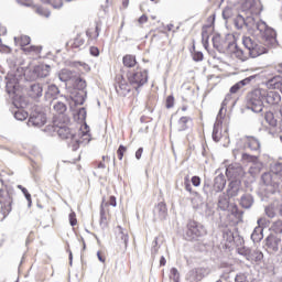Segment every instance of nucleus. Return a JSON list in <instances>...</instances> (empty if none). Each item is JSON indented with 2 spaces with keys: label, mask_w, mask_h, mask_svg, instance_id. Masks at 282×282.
<instances>
[{
  "label": "nucleus",
  "mask_w": 282,
  "mask_h": 282,
  "mask_svg": "<svg viewBox=\"0 0 282 282\" xmlns=\"http://www.w3.org/2000/svg\"><path fill=\"white\" fill-rule=\"evenodd\" d=\"M70 45L73 48L78 50V47H83V45H85V39L82 35H77Z\"/></svg>",
  "instance_id": "obj_44"
},
{
  "label": "nucleus",
  "mask_w": 282,
  "mask_h": 282,
  "mask_svg": "<svg viewBox=\"0 0 282 282\" xmlns=\"http://www.w3.org/2000/svg\"><path fill=\"white\" fill-rule=\"evenodd\" d=\"M57 134L62 140H69L68 147H70L73 151H78L82 141L74 130L69 129L67 126H61L57 129Z\"/></svg>",
  "instance_id": "obj_7"
},
{
  "label": "nucleus",
  "mask_w": 282,
  "mask_h": 282,
  "mask_svg": "<svg viewBox=\"0 0 282 282\" xmlns=\"http://www.w3.org/2000/svg\"><path fill=\"white\" fill-rule=\"evenodd\" d=\"M174 105H175V97H173L172 95L167 96L165 101L166 109H173Z\"/></svg>",
  "instance_id": "obj_56"
},
{
  "label": "nucleus",
  "mask_w": 282,
  "mask_h": 282,
  "mask_svg": "<svg viewBox=\"0 0 282 282\" xmlns=\"http://www.w3.org/2000/svg\"><path fill=\"white\" fill-rule=\"evenodd\" d=\"M31 39L28 35H21L20 37H14V43H19L21 47L30 45Z\"/></svg>",
  "instance_id": "obj_42"
},
{
  "label": "nucleus",
  "mask_w": 282,
  "mask_h": 282,
  "mask_svg": "<svg viewBox=\"0 0 282 282\" xmlns=\"http://www.w3.org/2000/svg\"><path fill=\"white\" fill-rule=\"evenodd\" d=\"M212 41L214 48L217 50L219 54H226V52H228V50H226V47H224V44L221 43V35H214Z\"/></svg>",
  "instance_id": "obj_27"
},
{
  "label": "nucleus",
  "mask_w": 282,
  "mask_h": 282,
  "mask_svg": "<svg viewBox=\"0 0 282 282\" xmlns=\"http://www.w3.org/2000/svg\"><path fill=\"white\" fill-rule=\"evenodd\" d=\"M245 147H247V149H250V151H260L261 142L254 137H246Z\"/></svg>",
  "instance_id": "obj_24"
},
{
  "label": "nucleus",
  "mask_w": 282,
  "mask_h": 282,
  "mask_svg": "<svg viewBox=\"0 0 282 282\" xmlns=\"http://www.w3.org/2000/svg\"><path fill=\"white\" fill-rule=\"evenodd\" d=\"M234 246H243V238L239 236V232L235 231L234 240H232Z\"/></svg>",
  "instance_id": "obj_54"
},
{
  "label": "nucleus",
  "mask_w": 282,
  "mask_h": 282,
  "mask_svg": "<svg viewBox=\"0 0 282 282\" xmlns=\"http://www.w3.org/2000/svg\"><path fill=\"white\" fill-rule=\"evenodd\" d=\"M100 226L102 228H107V214L105 213V208L101 207L100 209Z\"/></svg>",
  "instance_id": "obj_51"
},
{
  "label": "nucleus",
  "mask_w": 282,
  "mask_h": 282,
  "mask_svg": "<svg viewBox=\"0 0 282 282\" xmlns=\"http://www.w3.org/2000/svg\"><path fill=\"white\" fill-rule=\"evenodd\" d=\"M159 250H160V246H158V237H155L154 240L152 241V248H151L152 257H155V254H158Z\"/></svg>",
  "instance_id": "obj_55"
},
{
  "label": "nucleus",
  "mask_w": 282,
  "mask_h": 282,
  "mask_svg": "<svg viewBox=\"0 0 282 282\" xmlns=\"http://www.w3.org/2000/svg\"><path fill=\"white\" fill-rule=\"evenodd\" d=\"M229 207L230 198L226 196V194L220 195L218 198V208H220V210H228Z\"/></svg>",
  "instance_id": "obj_32"
},
{
  "label": "nucleus",
  "mask_w": 282,
  "mask_h": 282,
  "mask_svg": "<svg viewBox=\"0 0 282 282\" xmlns=\"http://www.w3.org/2000/svg\"><path fill=\"white\" fill-rule=\"evenodd\" d=\"M253 30H258L262 34L265 45L268 47H276L279 41H276V31L274 29L268 28L265 22H256L253 23Z\"/></svg>",
  "instance_id": "obj_4"
},
{
  "label": "nucleus",
  "mask_w": 282,
  "mask_h": 282,
  "mask_svg": "<svg viewBox=\"0 0 282 282\" xmlns=\"http://www.w3.org/2000/svg\"><path fill=\"white\" fill-rule=\"evenodd\" d=\"M185 186V191H187V193H189L191 195H194V197H198L199 198V194L195 191H193V186L191 185V183H184Z\"/></svg>",
  "instance_id": "obj_60"
},
{
  "label": "nucleus",
  "mask_w": 282,
  "mask_h": 282,
  "mask_svg": "<svg viewBox=\"0 0 282 282\" xmlns=\"http://www.w3.org/2000/svg\"><path fill=\"white\" fill-rule=\"evenodd\" d=\"M24 52H35L36 54L41 53V47L39 46H29L23 48Z\"/></svg>",
  "instance_id": "obj_64"
},
{
  "label": "nucleus",
  "mask_w": 282,
  "mask_h": 282,
  "mask_svg": "<svg viewBox=\"0 0 282 282\" xmlns=\"http://www.w3.org/2000/svg\"><path fill=\"white\" fill-rule=\"evenodd\" d=\"M264 102L267 105H279L281 102V94L275 90L268 91L264 89Z\"/></svg>",
  "instance_id": "obj_21"
},
{
  "label": "nucleus",
  "mask_w": 282,
  "mask_h": 282,
  "mask_svg": "<svg viewBox=\"0 0 282 282\" xmlns=\"http://www.w3.org/2000/svg\"><path fill=\"white\" fill-rule=\"evenodd\" d=\"M124 153H127V147L124 145H119L118 150H117V155H118V160H122V158H124Z\"/></svg>",
  "instance_id": "obj_59"
},
{
  "label": "nucleus",
  "mask_w": 282,
  "mask_h": 282,
  "mask_svg": "<svg viewBox=\"0 0 282 282\" xmlns=\"http://www.w3.org/2000/svg\"><path fill=\"white\" fill-rule=\"evenodd\" d=\"M86 36H88V39H98V36H100V28L98 26V24H96L95 28V35L91 33V31H87Z\"/></svg>",
  "instance_id": "obj_53"
},
{
  "label": "nucleus",
  "mask_w": 282,
  "mask_h": 282,
  "mask_svg": "<svg viewBox=\"0 0 282 282\" xmlns=\"http://www.w3.org/2000/svg\"><path fill=\"white\" fill-rule=\"evenodd\" d=\"M207 231H206V227H204V225L192 220L187 224V231L185 235V239L187 241H199V239H202V237H206Z\"/></svg>",
  "instance_id": "obj_6"
},
{
  "label": "nucleus",
  "mask_w": 282,
  "mask_h": 282,
  "mask_svg": "<svg viewBox=\"0 0 282 282\" xmlns=\"http://www.w3.org/2000/svg\"><path fill=\"white\" fill-rule=\"evenodd\" d=\"M74 91H87V82L83 78H77L74 84Z\"/></svg>",
  "instance_id": "obj_36"
},
{
  "label": "nucleus",
  "mask_w": 282,
  "mask_h": 282,
  "mask_svg": "<svg viewBox=\"0 0 282 282\" xmlns=\"http://www.w3.org/2000/svg\"><path fill=\"white\" fill-rule=\"evenodd\" d=\"M208 274H210L209 268H204V267L195 268L187 273V280L191 282L193 281L199 282L203 279H206Z\"/></svg>",
  "instance_id": "obj_11"
},
{
  "label": "nucleus",
  "mask_w": 282,
  "mask_h": 282,
  "mask_svg": "<svg viewBox=\"0 0 282 282\" xmlns=\"http://www.w3.org/2000/svg\"><path fill=\"white\" fill-rule=\"evenodd\" d=\"M52 67L47 64H41L33 68L31 80H36V78H47L50 76Z\"/></svg>",
  "instance_id": "obj_15"
},
{
  "label": "nucleus",
  "mask_w": 282,
  "mask_h": 282,
  "mask_svg": "<svg viewBox=\"0 0 282 282\" xmlns=\"http://www.w3.org/2000/svg\"><path fill=\"white\" fill-rule=\"evenodd\" d=\"M280 243H281V238L274 235H269L264 239V248L269 254H276V252H279Z\"/></svg>",
  "instance_id": "obj_12"
},
{
  "label": "nucleus",
  "mask_w": 282,
  "mask_h": 282,
  "mask_svg": "<svg viewBox=\"0 0 282 282\" xmlns=\"http://www.w3.org/2000/svg\"><path fill=\"white\" fill-rule=\"evenodd\" d=\"M0 213L3 215L2 219H6V217L12 213V195H10L9 191L0 189Z\"/></svg>",
  "instance_id": "obj_9"
},
{
  "label": "nucleus",
  "mask_w": 282,
  "mask_h": 282,
  "mask_svg": "<svg viewBox=\"0 0 282 282\" xmlns=\"http://www.w3.org/2000/svg\"><path fill=\"white\" fill-rule=\"evenodd\" d=\"M223 237L227 243H232V241H235V232L230 229H225L223 231Z\"/></svg>",
  "instance_id": "obj_43"
},
{
  "label": "nucleus",
  "mask_w": 282,
  "mask_h": 282,
  "mask_svg": "<svg viewBox=\"0 0 282 282\" xmlns=\"http://www.w3.org/2000/svg\"><path fill=\"white\" fill-rule=\"evenodd\" d=\"M232 17V8L230 7H226L224 10H223V19L225 21H228V19H230Z\"/></svg>",
  "instance_id": "obj_52"
},
{
  "label": "nucleus",
  "mask_w": 282,
  "mask_h": 282,
  "mask_svg": "<svg viewBox=\"0 0 282 282\" xmlns=\"http://www.w3.org/2000/svg\"><path fill=\"white\" fill-rule=\"evenodd\" d=\"M235 282H248V276L243 273H239L235 276Z\"/></svg>",
  "instance_id": "obj_61"
},
{
  "label": "nucleus",
  "mask_w": 282,
  "mask_h": 282,
  "mask_svg": "<svg viewBox=\"0 0 282 282\" xmlns=\"http://www.w3.org/2000/svg\"><path fill=\"white\" fill-rule=\"evenodd\" d=\"M226 50L229 54H234L236 58H239V61H246V58H248L243 53V50L237 45V42H229Z\"/></svg>",
  "instance_id": "obj_19"
},
{
  "label": "nucleus",
  "mask_w": 282,
  "mask_h": 282,
  "mask_svg": "<svg viewBox=\"0 0 282 282\" xmlns=\"http://www.w3.org/2000/svg\"><path fill=\"white\" fill-rule=\"evenodd\" d=\"M264 96L265 89H253L247 95V109H250L253 113H261L263 111V102H265Z\"/></svg>",
  "instance_id": "obj_2"
},
{
  "label": "nucleus",
  "mask_w": 282,
  "mask_h": 282,
  "mask_svg": "<svg viewBox=\"0 0 282 282\" xmlns=\"http://www.w3.org/2000/svg\"><path fill=\"white\" fill-rule=\"evenodd\" d=\"M120 231H119V239H121V241L124 243L126 248L127 246H129V234L124 232V230H122V227H119Z\"/></svg>",
  "instance_id": "obj_47"
},
{
  "label": "nucleus",
  "mask_w": 282,
  "mask_h": 282,
  "mask_svg": "<svg viewBox=\"0 0 282 282\" xmlns=\"http://www.w3.org/2000/svg\"><path fill=\"white\" fill-rule=\"evenodd\" d=\"M263 239V228L261 226H258L253 229L251 234V240L253 243H259Z\"/></svg>",
  "instance_id": "obj_30"
},
{
  "label": "nucleus",
  "mask_w": 282,
  "mask_h": 282,
  "mask_svg": "<svg viewBox=\"0 0 282 282\" xmlns=\"http://www.w3.org/2000/svg\"><path fill=\"white\" fill-rule=\"evenodd\" d=\"M226 176L232 182V180H241L243 176V167L237 163L230 164L226 169Z\"/></svg>",
  "instance_id": "obj_14"
},
{
  "label": "nucleus",
  "mask_w": 282,
  "mask_h": 282,
  "mask_svg": "<svg viewBox=\"0 0 282 282\" xmlns=\"http://www.w3.org/2000/svg\"><path fill=\"white\" fill-rule=\"evenodd\" d=\"M36 12H37V14H40L41 17H45L46 19H48V17L51 14L50 11H47V10L41 8V7H39L36 9Z\"/></svg>",
  "instance_id": "obj_62"
},
{
  "label": "nucleus",
  "mask_w": 282,
  "mask_h": 282,
  "mask_svg": "<svg viewBox=\"0 0 282 282\" xmlns=\"http://www.w3.org/2000/svg\"><path fill=\"white\" fill-rule=\"evenodd\" d=\"M264 85L268 89H281V87H282V77L280 75L273 76V77L269 78L264 83Z\"/></svg>",
  "instance_id": "obj_26"
},
{
  "label": "nucleus",
  "mask_w": 282,
  "mask_h": 282,
  "mask_svg": "<svg viewBox=\"0 0 282 282\" xmlns=\"http://www.w3.org/2000/svg\"><path fill=\"white\" fill-rule=\"evenodd\" d=\"M264 213L269 219H274L276 213H279V206L275 203H272L265 207Z\"/></svg>",
  "instance_id": "obj_29"
},
{
  "label": "nucleus",
  "mask_w": 282,
  "mask_h": 282,
  "mask_svg": "<svg viewBox=\"0 0 282 282\" xmlns=\"http://www.w3.org/2000/svg\"><path fill=\"white\" fill-rule=\"evenodd\" d=\"M193 61L196 63H199L200 61H204V53L202 52H195L193 55Z\"/></svg>",
  "instance_id": "obj_63"
},
{
  "label": "nucleus",
  "mask_w": 282,
  "mask_h": 282,
  "mask_svg": "<svg viewBox=\"0 0 282 282\" xmlns=\"http://www.w3.org/2000/svg\"><path fill=\"white\" fill-rule=\"evenodd\" d=\"M7 93L17 94V85H14L12 82H7Z\"/></svg>",
  "instance_id": "obj_58"
},
{
  "label": "nucleus",
  "mask_w": 282,
  "mask_h": 282,
  "mask_svg": "<svg viewBox=\"0 0 282 282\" xmlns=\"http://www.w3.org/2000/svg\"><path fill=\"white\" fill-rule=\"evenodd\" d=\"M122 63L124 65V67H135V65H138V62L135 61V56L133 55H124L122 58Z\"/></svg>",
  "instance_id": "obj_37"
},
{
  "label": "nucleus",
  "mask_w": 282,
  "mask_h": 282,
  "mask_svg": "<svg viewBox=\"0 0 282 282\" xmlns=\"http://www.w3.org/2000/svg\"><path fill=\"white\" fill-rule=\"evenodd\" d=\"M254 78H257V76L251 75V76L236 83L234 86H231L230 94H237V91H239V89H241V87H246V85H250V83H252V80H254Z\"/></svg>",
  "instance_id": "obj_25"
},
{
  "label": "nucleus",
  "mask_w": 282,
  "mask_h": 282,
  "mask_svg": "<svg viewBox=\"0 0 282 282\" xmlns=\"http://www.w3.org/2000/svg\"><path fill=\"white\" fill-rule=\"evenodd\" d=\"M45 100H58L61 98V89L58 86L51 84L47 86V89L44 91Z\"/></svg>",
  "instance_id": "obj_20"
},
{
  "label": "nucleus",
  "mask_w": 282,
  "mask_h": 282,
  "mask_svg": "<svg viewBox=\"0 0 282 282\" xmlns=\"http://www.w3.org/2000/svg\"><path fill=\"white\" fill-rule=\"evenodd\" d=\"M74 77V73L69 69H62L58 74V78L62 83H68Z\"/></svg>",
  "instance_id": "obj_35"
},
{
  "label": "nucleus",
  "mask_w": 282,
  "mask_h": 282,
  "mask_svg": "<svg viewBox=\"0 0 282 282\" xmlns=\"http://www.w3.org/2000/svg\"><path fill=\"white\" fill-rule=\"evenodd\" d=\"M14 118L15 120H20L22 122L23 120L28 119V112L24 110H18L14 112Z\"/></svg>",
  "instance_id": "obj_49"
},
{
  "label": "nucleus",
  "mask_w": 282,
  "mask_h": 282,
  "mask_svg": "<svg viewBox=\"0 0 282 282\" xmlns=\"http://www.w3.org/2000/svg\"><path fill=\"white\" fill-rule=\"evenodd\" d=\"M226 188V176L224 174H219L214 178L213 185L210 181H205L203 185V193L206 195L207 199H213L214 195L217 193H221Z\"/></svg>",
  "instance_id": "obj_3"
},
{
  "label": "nucleus",
  "mask_w": 282,
  "mask_h": 282,
  "mask_svg": "<svg viewBox=\"0 0 282 282\" xmlns=\"http://www.w3.org/2000/svg\"><path fill=\"white\" fill-rule=\"evenodd\" d=\"M261 180L267 186V195H275L282 197V164L275 165V171L265 172L262 174Z\"/></svg>",
  "instance_id": "obj_1"
},
{
  "label": "nucleus",
  "mask_w": 282,
  "mask_h": 282,
  "mask_svg": "<svg viewBox=\"0 0 282 282\" xmlns=\"http://www.w3.org/2000/svg\"><path fill=\"white\" fill-rule=\"evenodd\" d=\"M239 191H241V180H232L227 186L226 195L229 198L237 197Z\"/></svg>",
  "instance_id": "obj_17"
},
{
  "label": "nucleus",
  "mask_w": 282,
  "mask_h": 282,
  "mask_svg": "<svg viewBox=\"0 0 282 282\" xmlns=\"http://www.w3.org/2000/svg\"><path fill=\"white\" fill-rule=\"evenodd\" d=\"M67 102H69V96H59V99L53 104V110L57 116H65L67 112Z\"/></svg>",
  "instance_id": "obj_16"
},
{
  "label": "nucleus",
  "mask_w": 282,
  "mask_h": 282,
  "mask_svg": "<svg viewBox=\"0 0 282 282\" xmlns=\"http://www.w3.org/2000/svg\"><path fill=\"white\" fill-rule=\"evenodd\" d=\"M242 45L248 50V54L251 58H257L262 54H268V48L254 37L243 36Z\"/></svg>",
  "instance_id": "obj_5"
},
{
  "label": "nucleus",
  "mask_w": 282,
  "mask_h": 282,
  "mask_svg": "<svg viewBox=\"0 0 282 282\" xmlns=\"http://www.w3.org/2000/svg\"><path fill=\"white\" fill-rule=\"evenodd\" d=\"M44 3H51V6L55 9V10H61V8H63V0H42Z\"/></svg>",
  "instance_id": "obj_48"
},
{
  "label": "nucleus",
  "mask_w": 282,
  "mask_h": 282,
  "mask_svg": "<svg viewBox=\"0 0 282 282\" xmlns=\"http://www.w3.org/2000/svg\"><path fill=\"white\" fill-rule=\"evenodd\" d=\"M128 80L130 83V87H133L135 91H140V87H144L149 82V72L144 70H137L128 76Z\"/></svg>",
  "instance_id": "obj_8"
},
{
  "label": "nucleus",
  "mask_w": 282,
  "mask_h": 282,
  "mask_svg": "<svg viewBox=\"0 0 282 282\" xmlns=\"http://www.w3.org/2000/svg\"><path fill=\"white\" fill-rule=\"evenodd\" d=\"M239 205L241 208H245V210H250V208L254 206V196L250 193L242 194L239 199Z\"/></svg>",
  "instance_id": "obj_22"
},
{
  "label": "nucleus",
  "mask_w": 282,
  "mask_h": 282,
  "mask_svg": "<svg viewBox=\"0 0 282 282\" xmlns=\"http://www.w3.org/2000/svg\"><path fill=\"white\" fill-rule=\"evenodd\" d=\"M270 230L275 235H282V220H275L272 223Z\"/></svg>",
  "instance_id": "obj_41"
},
{
  "label": "nucleus",
  "mask_w": 282,
  "mask_h": 282,
  "mask_svg": "<svg viewBox=\"0 0 282 282\" xmlns=\"http://www.w3.org/2000/svg\"><path fill=\"white\" fill-rule=\"evenodd\" d=\"M69 100H73L75 105H85V100H87V91H78L74 90L72 96L68 97Z\"/></svg>",
  "instance_id": "obj_23"
},
{
  "label": "nucleus",
  "mask_w": 282,
  "mask_h": 282,
  "mask_svg": "<svg viewBox=\"0 0 282 282\" xmlns=\"http://www.w3.org/2000/svg\"><path fill=\"white\" fill-rule=\"evenodd\" d=\"M116 91L119 96H127L131 94V86L121 82L118 84V86H116Z\"/></svg>",
  "instance_id": "obj_28"
},
{
  "label": "nucleus",
  "mask_w": 282,
  "mask_h": 282,
  "mask_svg": "<svg viewBox=\"0 0 282 282\" xmlns=\"http://www.w3.org/2000/svg\"><path fill=\"white\" fill-rule=\"evenodd\" d=\"M202 41L204 43L205 50H207L208 48V46H207L208 45V31L206 29L202 30Z\"/></svg>",
  "instance_id": "obj_57"
},
{
  "label": "nucleus",
  "mask_w": 282,
  "mask_h": 282,
  "mask_svg": "<svg viewBox=\"0 0 282 282\" xmlns=\"http://www.w3.org/2000/svg\"><path fill=\"white\" fill-rule=\"evenodd\" d=\"M264 120L265 122L269 123V126H271L273 129L274 127H276L278 124V121L276 119L274 118V112L272 111H267L265 115H264Z\"/></svg>",
  "instance_id": "obj_39"
},
{
  "label": "nucleus",
  "mask_w": 282,
  "mask_h": 282,
  "mask_svg": "<svg viewBox=\"0 0 282 282\" xmlns=\"http://www.w3.org/2000/svg\"><path fill=\"white\" fill-rule=\"evenodd\" d=\"M193 122V119L191 117H181L177 123V130L178 131H186L188 129V123Z\"/></svg>",
  "instance_id": "obj_33"
},
{
  "label": "nucleus",
  "mask_w": 282,
  "mask_h": 282,
  "mask_svg": "<svg viewBox=\"0 0 282 282\" xmlns=\"http://www.w3.org/2000/svg\"><path fill=\"white\" fill-rule=\"evenodd\" d=\"M212 138L214 142H219V140H221V132H219V124L217 123L214 124Z\"/></svg>",
  "instance_id": "obj_46"
},
{
  "label": "nucleus",
  "mask_w": 282,
  "mask_h": 282,
  "mask_svg": "<svg viewBox=\"0 0 282 282\" xmlns=\"http://www.w3.org/2000/svg\"><path fill=\"white\" fill-rule=\"evenodd\" d=\"M239 254L246 257L247 261H254L256 263L263 261V252L259 250H252L245 247L239 249Z\"/></svg>",
  "instance_id": "obj_13"
},
{
  "label": "nucleus",
  "mask_w": 282,
  "mask_h": 282,
  "mask_svg": "<svg viewBox=\"0 0 282 282\" xmlns=\"http://www.w3.org/2000/svg\"><path fill=\"white\" fill-rule=\"evenodd\" d=\"M263 170V163L261 161H256L254 163L251 164L249 167V173L252 175V177H256V175H259L261 171Z\"/></svg>",
  "instance_id": "obj_31"
},
{
  "label": "nucleus",
  "mask_w": 282,
  "mask_h": 282,
  "mask_svg": "<svg viewBox=\"0 0 282 282\" xmlns=\"http://www.w3.org/2000/svg\"><path fill=\"white\" fill-rule=\"evenodd\" d=\"M28 96L33 100H39L43 97V84L34 83L29 86Z\"/></svg>",
  "instance_id": "obj_18"
},
{
  "label": "nucleus",
  "mask_w": 282,
  "mask_h": 282,
  "mask_svg": "<svg viewBox=\"0 0 282 282\" xmlns=\"http://www.w3.org/2000/svg\"><path fill=\"white\" fill-rule=\"evenodd\" d=\"M155 212L159 213L160 219H166V215H167L166 204L159 203L158 206L155 207Z\"/></svg>",
  "instance_id": "obj_38"
},
{
  "label": "nucleus",
  "mask_w": 282,
  "mask_h": 282,
  "mask_svg": "<svg viewBox=\"0 0 282 282\" xmlns=\"http://www.w3.org/2000/svg\"><path fill=\"white\" fill-rule=\"evenodd\" d=\"M234 24L237 28V30H243V25H246L248 28V20H246V18H243V15L238 14L234 19Z\"/></svg>",
  "instance_id": "obj_34"
},
{
  "label": "nucleus",
  "mask_w": 282,
  "mask_h": 282,
  "mask_svg": "<svg viewBox=\"0 0 282 282\" xmlns=\"http://www.w3.org/2000/svg\"><path fill=\"white\" fill-rule=\"evenodd\" d=\"M241 160H242V162L254 164L257 161H259V156L252 155V154H248V153H242L241 154Z\"/></svg>",
  "instance_id": "obj_40"
},
{
  "label": "nucleus",
  "mask_w": 282,
  "mask_h": 282,
  "mask_svg": "<svg viewBox=\"0 0 282 282\" xmlns=\"http://www.w3.org/2000/svg\"><path fill=\"white\" fill-rule=\"evenodd\" d=\"M45 122H47V115L43 112V110L35 109L31 112V116L28 121L29 127H36L41 129V127H45Z\"/></svg>",
  "instance_id": "obj_10"
},
{
  "label": "nucleus",
  "mask_w": 282,
  "mask_h": 282,
  "mask_svg": "<svg viewBox=\"0 0 282 282\" xmlns=\"http://www.w3.org/2000/svg\"><path fill=\"white\" fill-rule=\"evenodd\" d=\"M203 204H204V200H202L200 195L192 198V206L195 210H199V208H202Z\"/></svg>",
  "instance_id": "obj_45"
},
{
  "label": "nucleus",
  "mask_w": 282,
  "mask_h": 282,
  "mask_svg": "<svg viewBox=\"0 0 282 282\" xmlns=\"http://www.w3.org/2000/svg\"><path fill=\"white\" fill-rule=\"evenodd\" d=\"M170 279H172L174 282H180V271L177 270V268L171 269Z\"/></svg>",
  "instance_id": "obj_50"
}]
</instances>
